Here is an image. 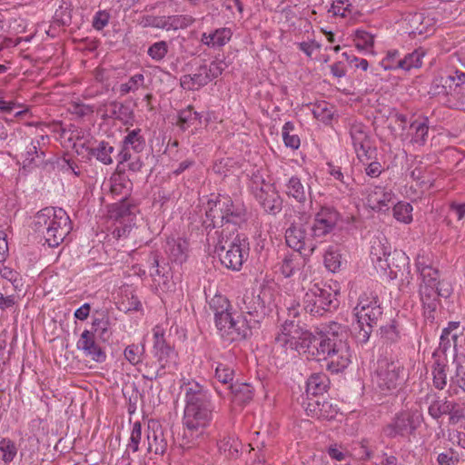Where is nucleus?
<instances>
[{
	"label": "nucleus",
	"mask_w": 465,
	"mask_h": 465,
	"mask_svg": "<svg viewBox=\"0 0 465 465\" xmlns=\"http://www.w3.org/2000/svg\"><path fill=\"white\" fill-rule=\"evenodd\" d=\"M349 330L336 322L324 324L316 334L309 331L296 334L295 349L312 355L322 356L326 368L332 373L343 371L350 364L351 351Z\"/></svg>",
	"instance_id": "obj_1"
},
{
	"label": "nucleus",
	"mask_w": 465,
	"mask_h": 465,
	"mask_svg": "<svg viewBox=\"0 0 465 465\" xmlns=\"http://www.w3.org/2000/svg\"><path fill=\"white\" fill-rule=\"evenodd\" d=\"M185 395L183 445L191 448L203 435L213 417V406L208 391L194 381L183 382Z\"/></svg>",
	"instance_id": "obj_2"
},
{
	"label": "nucleus",
	"mask_w": 465,
	"mask_h": 465,
	"mask_svg": "<svg viewBox=\"0 0 465 465\" xmlns=\"http://www.w3.org/2000/svg\"><path fill=\"white\" fill-rule=\"evenodd\" d=\"M207 237L208 242L214 245V252L224 267L236 272L242 269L250 251L248 238L243 233L226 228L213 233L208 232Z\"/></svg>",
	"instance_id": "obj_3"
},
{
	"label": "nucleus",
	"mask_w": 465,
	"mask_h": 465,
	"mask_svg": "<svg viewBox=\"0 0 465 465\" xmlns=\"http://www.w3.org/2000/svg\"><path fill=\"white\" fill-rule=\"evenodd\" d=\"M270 303L269 290H246L242 296L237 297L239 312L235 314V328L242 324L247 328L245 339L252 335V329H257L261 320L268 314Z\"/></svg>",
	"instance_id": "obj_4"
},
{
	"label": "nucleus",
	"mask_w": 465,
	"mask_h": 465,
	"mask_svg": "<svg viewBox=\"0 0 465 465\" xmlns=\"http://www.w3.org/2000/svg\"><path fill=\"white\" fill-rule=\"evenodd\" d=\"M33 229L42 234L49 247H57L72 230L71 220L62 208L45 207L34 219Z\"/></svg>",
	"instance_id": "obj_5"
},
{
	"label": "nucleus",
	"mask_w": 465,
	"mask_h": 465,
	"mask_svg": "<svg viewBox=\"0 0 465 465\" xmlns=\"http://www.w3.org/2000/svg\"><path fill=\"white\" fill-rule=\"evenodd\" d=\"M429 94H444L449 107L465 110V73L452 70L444 74L436 75L430 84Z\"/></svg>",
	"instance_id": "obj_6"
},
{
	"label": "nucleus",
	"mask_w": 465,
	"mask_h": 465,
	"mask_svg": "<svg viewBox=\"0 0 465 465\" xmlns=\"http://www.w3.org/2000/svg\"><path fill=\"white\" fill-rule=\"evenodd\" d=\"M209 305L214 314L215 326L224 341L232 342L245 340L247 328L242 324L235 328L236 312L232 311L230 302L225 296L215 295L211 299Z\"/></svg>",
	"instance_id": "obj_7"
},
{
	"label": "nucleus",
	"mask_w": 465,
	"mask_h": 465,
	"mask_svg": "<svg viewBox=\"0 0 465 465\" xmlns=\"http://www.w3.org/2000/svg\"><path fill=\"white\" fill-rule=\"evenodd\" d=\"M406 371L399 361L387 358L379 359L375 371V381L381 391H392L401 386L407 380Z\"/></svg>",
	"instance_id": "obj_8"
},
{
	"label": "nucleus",
	"mask_w": 465,
	"mask_h": 465,
	"mask_svg": "<svg viewBox=\"0 0 465 465\" xmlns=\"http://www.w3.org/2000/svg\"><path fill=\"white\" fill-rule=\"evenodd\" d=\"M330 290L313 284L302 299L303 310L312 316H322L325 312L338 307V300Z\"/></svg>",
	"instance_id": "obj_9"
},
{
	"label": "nucleus",
	"mask_w": 465,
	"mask_h": 465,
	"mask_svg": "<svg viewBox=\"0 0 465 465\" xmlns=\"http://www.w3.org/2000/svg\"><path fill=\"white\" fill-rule=\"evenodd\" d=\"M341 215L332 206L321 205L315 213L311 226V236L316 242H322L324 238L336 228Z\"/></svg>",
	"instance_id": "obj_10"
},
{
	"label": "nucleus",
	"mask_w": 465,
	"mask_h": 465,
	"mask_svg": "<svg viewBox=\"0 0 465 465\" xmlns=\"http://www.w3.org/2000/svg\"><path fill=\"white\" fill-rule=\"evenodd\" d=\"M423 421V415L419 411H407L398 413L385 429V434L390 438L409 436L415 433Z\"/></svg>",
	"instance_id": "obj_11"
},
{
	"label": "nucleus",
	"mask_w": 465,
	"mask_h": 465,
	"mask_svg": "<svg viewBox=\"0 0 465 465\" xmlns=\"http://www.w3.org/2000/svg\"><path fill=\"white\" fill-rule=\"evenodd\" d=\"M153 353L159 366L168 373L173 372L177 370V352L167 343L163 331L159 327L153 329Z\"/></svg>",
	"instance_id": "obj_12"
},
{
	"label": "nucleus",
	"mask_w": 465,
	"mask_h": 465,
	"mask_svg": "<svg viewBox=\"0 0 465 465\" xmlns=\"http://www.w3.org/2000/svg\"><path fill=\"white\" fill-rule=\"evenodd\" d=\"M452 289L448 282L442 281L441 286L431 287L420 285L419 294L427 319L433 321L434 313L439 305V297L447 298L450 295Z\"/></svg>",
	"instance_id": "obj_13"
},
{
	"label": "nucleus",
	"mask_w": 465,
	"mask_h": 465,
	"mask_svg": "<svg viewBox=\"0 0 465 465\" xmlns=\"http://www.w3.org/2000/svg\"><path fill=\"white\" fill-rule=\"evenodd\" d=\"M287 245L303 256L311 255L316 249V242L308 237L302 225L292 224L285 232Z\"/></svg>",
	"instance_id": "obj_14"
},
{
	"label": "nucleus",
	"mask_w": 465,
	"mask_h": 465,
	"mask_svg": "<svg viewBox=\"0 0 465 465\" xmlns=\"http://www.w3.org/2000/svg\"><path fill=\"white\" fill-rule=\"evenodd\" d=\"M371 256L376 266L383 271L399 267V264H395V260L405 262L408 259L404 252L397 250L391 252V246H384L380 241L371 246Z\"/></svg>",
	"instance_id": "obj_15"
},
{
	"label": "nucleus",
	"mask_w": 465,
	"mask_h": 465,
	"mask_svg": "<svg viewBox=\"0 0 465 465\" xmlns=\"http://www.w3.org/2000/svg\"><path fill=\"white\" fill-rule=\"evenodd\" d=\"M228 206V203L224 202V196L219 195L215 200H209L205 207V219L203 222L205 229L212 230L218 228L223 229L224 222V209Z\"/></svg>",
	"instance_id": "obj_16"
},
{
	"label": "nucleus",
	"mask_w": 465,
	"mask_h": 465,
	"mask_svg": "<svg viewBox=\"0 0 465 465\" xmlns=\"http://www.w3.org/2000/svg\"><path fill=\"white\" fill-rule=\"evenodd\" d=\"M224 202L228 203V206L224 209L225 223L220 231L227 228L228 231L238 232L237 226L246 223L248 219L247 208L242 202H234L229 196H224Z\"/></svg>",
	"instance_id": "obj_17"
},
{
	"label": "nucleus",
	"mask_w": 465,
	"mask_h": 465,
	"mask_svg": "<svg viewBox=\"0 0 465 465\" xmlns=\"http://www.w3.org/2000/svg\"><path fill=\"white\" fill-rule=\"evenodd\" d=\"M253 193L256 200L267 213L275 215L281 212L282 201L271 184H264L261 187L254 188Z\"/></svg>",
	"instance_id": "obj_18"
},
{
	"label": "nucleus",
	"mask_w": 465,
	"mask_h": 465,
	"mask_svg": "<svg viewBox=\"0 0 465 465\" xmlns=\"http://www.w3.org/2000/svg\"><path fill=\"white\" fill-rule=\"evenodd\" d=\"M127 134L123 140V148L118 154L119 162L124 163L131 160L132 155L130 149L134 150L136 153L143 152L145 149L146 142L145 138L142 134V130L136 128L134 130L126 129Z\"/></svg>",
	"instance_id": "obj_19"
},
{
	"label": "nucleus",
	"mask_w": 465,
	"mask_h": 465,
	"mask_svg": "<svg viewBox=\"0 0 465 465\" xmlns=\"http://www.w3.org/2000/svg\"><path fill=\"white\" fill-rule=\"evenodd\" d=\"M462 335V331L460 330L459 322H450L448 326L442 330L439 348L433 352L432 356L436 357L438 351L447 355L448 351L453 350L455 355L457 354L458 340Z\"/></svg>",
	"instance_id": "obj_20"
},
{
	"label": "nucleus",
	"mask_w": 465,
	"mask_h": 465,
	"mask_svg": "<svg viewBox=\"0 0 465 465\" xmlns=\"http://www.w3.org/2000/svg\"><path fill=\"white\" fill-rule=\"evenodd\" d=\"M76 346L78 350L84 351L85 356L90 357L96 362H104L106 360V353L95 341L93 331H84Z\"/></svg>",
	"instance_id": "obj_21"
},
{
	"label": "nucleus",
	"mask_w": 465,
	"mask_h": 465,
	"mask_svg": "<svg viewBox=\"0 0 465 465\" xmlns=\"http://www.w3.org/2000/svg\"><path fill=\"white\" fill-rule=\"evenodd\" d=\"M350 135L358 158L362 156L370 158L368 156L371 149L368 128L361 123L352 124L350 127Z\"/></svg>",
	"instance_id": "obj_22"
},
{
	"label": "nucleus",
	"mask_w": 465,
	"mask_h": 465,
	"mask_svg": "<svg viewBox=\"0 0 465 465\" xmlns=\"http://www.w3.org/2000/svg\"><path fill=\"white\" fill-rule=\"evenodd\" d=\"M405 21L406 31L413 37L427 35L431 31L430 19L426 18L422 13L409 14Z\"/></svg>",
	"instance_id": "obj_23"
},
{
	"label": "nucleus",
	"mask_w": 465,
	"mask_h": 465,
	"mask_svg": "<svg viewBox=\"0 0 465 465\" xmlns=\"http://www.w3.org/2000/svg\"><path fill=\"white\" fill-rule=\"evenodd\" d=\"M308 416L319 420H332L337 414V409L328 401L319 400L309 401L305 409Z\"/></svg>",
	"instance_id": "obj_24"
},
{
	"label": "nucleus",
	"mask_w": 465,
	"mask_h": 465,
	"mask_svg": "<svg viewBox=\"0 0 465 465\" xmlns=\"http://www.w3.org/2000/svg\"><path fill=\"white\" fill-rule=\"evenodd\" d=\"M393 193L381 186H375L368 194V203L372 210L385 212L389 210V203L392 201Z\"/></svg>",
	"instance_id": "obj_25"
},
{
	"label": "nucleus",
	"mask_w": 465,
	"mask_h": 465,
	"mask_svg": "<svg viewBox=\"0 0 465 465\" xmlns=\"http://www.w3.org/2000/svg\"><path fill=\"white\" fill-rule=\"evenodd\" d=\"M111 325L112 322L107 311L96 312L93 316L92 331L94 334L97 333L103 341H108L112 337Z\"/></svg>",
	"instance_id": "obj_26"
},
{
	"label": "nucleus",
	"mask_w": 465,
	"mask_h": 465,
	"mask_svg": "<svg viewBox=\"0 0 465 465\" xmlns=\"http://www.w3.org/2000/svg\"><path fill=\"white\" fill-rule=\"evenodd\" d=\"M103 107H104V112L108 114L110 118L117 119L124 125L133 124L134 111L130 106L116 101H112L104 104Z\"/></svg>",
	"instance_id": "obj_27"
},
{
	"label": "nucleus",
	"mask_w": 465,
	"mask_h": 465,
	"mask_svg": "<svg viewBox=\"0 0 465 465\" xmlns=\"http://www.w3.org/2000/svg\"><path fill=\"white\" fill-rule=\"evenodd\" d=\"M232 32L229 27H221L210 33H203L201 42L212 48L225 45L232 38Z\"/></svg>",
	"instance_id": "obj_28"
},
{
	"label": "nucleus",
	"mask_w": 465,
	"mask_h": 465,
	"mask_svg": "<svg viewBox=\"0 0 465 465\" xmlns=\"http://www.w3.org/2000/svg\"><path fill=\"white\" fill-rule=\"evenodd\" d=\"M188 242L182 239H168L165 246V252L172 262L183 263L187 258Z\"/></svg>",
	"instance_id": "obj_29"
},
{
	"label": "nucleus",
	"mask_w": 465,
	"mask_h": 465,
	"mask_svg": "<svg viewBox=\"0 0 465 465\" xmlns=\"http://www.w3.org/2000/svg\"><path fill=\"white\" fill-rule=\"evenodd\" d=\"M426 400H430V403L428 407V413L436 420L449 412L448 410H450L449 408L452 402V401H449L447 398H440L433 391L427 393Z\"/></svg>",
	"instance_id": "obj_30"
},
{
	"label": "nucleus",
	"mask_w": 465,
	"mask_h": 465,
	"mask_svg": "<svg viewBox=\"0 0 465 465\" xmlns=\"http://www.w3.org/2000/svg\"><path fill=\"white\" fill-rule=\"evenodd\" d=\"M226 390L228 396L232 397V401L239 404L249 402L253 396L252 387L249 383L235 382L230 384Z\"/></svg>",
	"instance_id": "obj_31"
},
{
	"label": "nucleus",
	"mask_w": 465,
	"mask_h": 465,
	"mask_svg": "<svg viewBox=\"0 0 465 465\" xmlns=\"http://www.w3.org/2000/svg\"><path fill=\"white\" fill-rule=\"evenodd\" d=\"M167 449V442L163 438L162 428L157 425L154 429L148 427L147 450L155 454H163Z\"/></svg>",
	"instance_id": "obj_32"
},
{
	"label": "nucleus",
	"mask_w": 465,
	"mask_h": 465,
	"mask_svg": "<svg viewBox=\"0 0 465 465\" xmlns=\"http://www.w3.org/2000/svg\"><path fill=\"white\" fill-rule=\"evenodd\" d=\"M425 55V51L422 48L415 49L404 56V58L397 61L396 64H388L386 68L390 69H402L410 71L412 68H419L422 64V58Z\"/></svg>",
	"instance_id": "obj_33"
},
{
	"label": "nucleus",
	"mask_w": 465,
	"mask_h": 465,
	"mask_svg": "<svg viewBox=\"0 0 465 465\" xmlns=\"http://www.w3.org/2000/svg\"><path fill=\"white\" fill-rule=\"evenodd\" d=\"M454 373L450 376V383L465 393V354H456L453 359Z\"/></svg>",
	"instance_id": "obj_34"
},
{
	"label": "nucleus",
	"mask_w": 465,
	"mask_h": 465,
	"mask_svg": "<svg viewBox=\"0 0 465 465\" xmlns=\"http://www.w3.org/2000/svg\"><path fill=\"white\" fill-rule=\"evenodd\" d=\"M242 447L241 441L233 436H224L218 442V449L220 452L223 453L229 459L238 457L239 450Z\"/></svg>",
	"instance_id": "obj_35"
},
{
	"label": "nucleus",
	"mask_w": 465,
	"mask_h": 465,
	"mask_svg": "<svg viewBox=\"0 0 465 465\" xmlns=\"http://www.w3.org/2000/svg\"><path fill=\"white\" fill-rule=\"evenodd\" d=\"M195 19L188 15H174L165 16L164 30H179L191 26Z\"/></svg>",
	"instance_id": "obj_36"
},
{
	"label": "nucleus",
	"mask_w": 465,
	"mask_h": 465,
	"mask_svg": "<svg viewBox=\"0 0 465 465\" xmlns=\"http://www.w3.org/2000/svg\"><path fill=\"white\" fill-rule=\"evenodd\" d=\"M285 193L289 197L294 198L298 203L306 201V191L301 179L297 176L289 178L285 184Z\"/></svg>",
	"instance_id": "obj_37"
},
{
	"label": "nucleus",
	"mask_w": 465,
	"mask_h": 465,
	"mask_svg": "<svg viewBox=\"0 0 465 465\" xmlns=\"http://www.w3.org/2000/svg\"><path fill=\"white\" fill-rule=\"evenodd\" d=\"M329 380L326 375L313 373L307 381L306 391L312 395L322 394L328 387Z\"/></svg>",
	"instance_id": "obj_38"
},
{
	"label": "nucleus",
	"mask_w": 465,
	"mask_h": 465,
	"mask_svg": "<svg viewBox=\"0 0 465 465\" xmlns=\"http://www.w3.org/2000/svg\"><path fill=\"white\" fill-rule=\"evenodd\" d=\"M114 151V146L110 145L108 142L101 141L97 146L90 148L89 153L104 164H111Z\"/></svg>",
	"instance_id": "obj_39"
},
{
	"label": "nucleus",
	"mask_w": 465,
	"mask_h": 465,
	"mask_svg": "<svg viewBox=\"0 0 465 465\" xmlns=\"http://www.w3.org/2000/svg\"><path fill=\"white\" fill-rule=\"evenodd\" d=\"M381 315L382 311L380 304H374L372 307L364 309L362 312H358V324L375 326Z\"/></svg>",
	"instance_id": "obj_40"
},
{
	"label": "nucleus",
	"mask_w": 465,
	"mask_h": 465,
	"mask_svg": "<svg viewBox=\"0 0 465 465\" xmlns=\"http://www.w3.org/2000/svg\"><path fill=\"white\" fill-rule=\"evenodd\" d=\"M302 254L291 253L284 256L281 264V272L286 278L292 276L296 270L300 269Z\"/></svg>",
	"instance_id": "obj_41"
},
{
	"label": "nucleus",
	"mask_w": 465,
	"mask_h": 465,
	"mask_svg": "<svg viewBox=\"0 0 465 465\" xmlns=\"http://www.w3.org/2000/svg\"><path fill=\"white\" fill-rule=\"evenodd\" d=\"M324 265L331 272H336L341 265V253L337 246H329L324 253Z\"/></svg>",
	"instance_id": "obj_42"
},
{
	"label": "nucleus",
	"mask_w": 465,
	"mask_h": 465,
	"mask_svg": "<svg viewBox=\"0 0 465 465\" xmlns=\"http://www.w3.org/2000/svg\"><path fill=\"white\" fill-rule=\"evenodd\" d=\"M432 381L436 389L441 391L447 385L446 364L436 360L432 366Z\"/></svg>",
	"instance_id": "obj_43"
},
{
	"label": "nucleus",
	"mask_w": 465,
	"mask_h": 465,
	"mask_svg": "<svg viewBox=\"0 0 465 465\" xmlns=\"http://www.w3.org/2000/svg\"><path fill=\"white\" fill-rule=\"evenodd\" d=\"M131 189V181L121 175L114 178L111 184L112 193L115 195H122V199H125L130 194Z\"/></svg>",
	"instance_id": "obj_44"
},
{
	"label": "nucleus",
	"mask_w": 465,
	"mask_h": 465,
	"mask_svg": "<svg viewBox=\"0 0 465 465\" xmlns=\"http://www.w3.org/2000/svg\"><path fill=\"white\" fill-rule=\"evenodd\" d=\"M234 371L228 364L217 362L215 366V378L219 382L226 385V388L230 384H233Z\"/></svg>",
	"instance_id": "obj_45"
},
{
	"label": "nucleus",
	"mask_w": 465,
	"mask_h": 465,
	"mask_svg": "<svg viewBox=\"0 0 465 465\" xmlns=\"http://www.w3.org/2000/svg\"><path fill=\"white\" fill-rule=\"evenodd\" d=\"M198 117L199 114L193 111L192 106H188L179 112L177 125L184 131L193 124Z\"/></svg>",
	"instance_id": "obj_46"
},
{
	"label": "nucleus",
	"mask_w": 465,
	"mask_h": 465,
	"mask_svg": "<svg viewBox=\"0 0 465 465\" xmlns=\"http://www.w3.org/2000/svg\"><path fill=\"white\" fill-rule=\"evenodd\" d=\"M144 75L143 74H136L129 78L126 83L121 84L119 92L122 95L129 93L136 92L140 87L143 86Z\"/></svg>",
	"instance_id": "obj_47"
},
{
	"label": "nucleus",
	"mask_w": 465,
	"mask_h": 465,
	"mask_svg": "<svg viewBox=\"0 0 465 465\" xmlns=\"http://www.w3.org/2000/svg\"><path fill=\"white\" fill-rule=\"evenodd\" d=\"M412 206L409 203L400 202L393 207V216L396 220L404 223L412 221Z\"/></svg>",
	"instance_id": "obj_48"
},
{
	"label": "nucleus",
	"mask_w": 465,
	"mask_h": 465,
	"mask_svg": "<svg viewBox=\"0 0 465 465\" xmlns=\"http://www.w3.org/2000/svg\"><path fill=\"white\" fill-rule=\"evenodd\" d=\"M0 452L2 453V460L5 463H9L16 456L17 449L13 440L5 438L0 440Z\"/></svg>",
	"instance_id": "obj_49"
},
{
	"label": "nucleus",
	"mask_w": 465,
	"mask_h": 465,
	"mask_svg": "<svg viewBox=\"0 0 465 465\" xmlns=\"http://www.w3.org/2000/svg\"><path fill=\"white\" fill-rule=\"evenodd\" d=\"M294 129L292 122H287L282 127V138L287 147L298 149L300 146V138L297 134H291Z\"/></svg>",
	"instance_id": "obj_50"
},
{
	"label": "nucleus",
	"mask_w": 465,
	"mask_h": 465,
	"mask_svg": "<svg viewBox=\"0 0 465 465\" xmlns=\"http://www.w3.org/2000/svg\"><path fill=\"white\" fill-rule=\"evenodd\" d=\"M381 335L386 341L390 343L397 342L400 338V330L395 321H391L390 324L381 327Z\"/></svg>",
	"instance_id": "obj_51"
},
{
	"label": "nucleus",
	"mask_w": 465,
	"mask_h": 465,
	"mask_svg": "<svg viewBox=\"0 0 465 465\" xmlns=\"http://www.w3.org/2000/svg\"><path fill=\"white\" fill-rule=\"evenodd\" d=\"M143 352V344H131L125 348L124 357L131 364L136 365L142 361Z\"/></svg>",
	"instance_id": "obj_52"
},
{
	"label": "nucleus",
	"mask_w": 465,
	"mask_h": 465,
	"mask_svg": "<svg viewBox=\"0 0 465 465\" xmlns=\"http://www.w3.org/2000/svg\"><path fill=\"white\" fill-rule=\"evenodd\" d=\"M411 128L415 129L411 142L419 145H423L427 140L429 131V127L426 123L415 121L411 124Z\"/></svg>",
	"instance_id": "obj_53"
},
{
	"label": "nucleus",
	"mask_w": 465,
	"mask_h": 465,
	"mask_svg": "<svg viewBox=\"0 0 465 465\" xmlns=\"http://www.w3.org/2000/svg\"><path fill=\"white\" fill-rule=\"evenodd\" d=\"M168 53V45L165 41L153 43L147 50L148 55L154 61H162Z\"/></svg>",
	"instance_id": "obj_54"
},
{
	"label": "nucleus",
	"mask_w": 465,
	"mask_h": 465,
	"mask_svg": "<svg viewBox=\"0 0 465 465\" xmlns=\"http://www.w3.org/2000/svg\"><path fill=\"white\" fill-rule=\"evenodd\" d=\"M420 285L440 287L442 282H440V272L437 269H429L427 272L420 274Z\"/></svg>",
	"instance_id": "obj_55"
},
{
	"label": "nucleus",
	"mask_w": 465,
	"mask_h": 465,
	"mask_svg": "<svg viewBox=\"0 0 465 465\" xmlns=\"http://www.w3.org/2000/svg\"><path fill=\"white\" fill-rule=\"evenodd\" d=\"M379 303L378 297L372 292L363 293L360 296L357 306L354 308L355 316H358V312H362L364 309L372 307L374 304Z\"/></svg>",
	"instance_id": "obj_56"
},
{
	"label": "nucleus",
	"mask_w": 465,
	"mask_h": 465,
	"mask_svg": "<svg viewBox=\"0 0 465 465\" xmlns=\"http://www.w3.org/2000/svg\"><path fill=\"white\" fill-rule=\"evenodd\" d=\"M354 42L358 49H367L373 45V36L366 31L357 30Z\"/></svg>",
	"instance_id": "obj_57"
},
{
	"label": "nucleus",
	"mask_w": 465,
	"mask_h": 465,
	"mask_svg": "<svg viewBox=\"0 0 465 465\" xmlns=\"http://www.w3.org/2000/svg\"><path fill=\"white\" fill-rule=\"evenodd\" d=\"M351 7L352 5L349 0H337L332 3L329 12H331L333 15L345 17L347 12L349 14L352 12Z\"/></svg>",
	"instance_id": "obj_58"
},
{
	"label": "nucleus",
	"mask_w": 465,
	"mask_h": 465,
	"mask_svg": "<svg viewBox=\"0 0 465 465\" xmlns=\"http://www.w3.org/2000/svg\"><path fill=\"white\" fill-rule=\"evenodd\" d=\"M142 439V426L139 421L134 423L133 430L130 436V441L127 445L128 449H131L133 452H136L139 450V443Z\"/></svg>",
	"instance_id": "obj_59"
},
{
	"label": "nucleus",
	"mask_w": 465,
	"mask_h": 465,
	"mask_svg": "<svg viewBox=\"0 0 465 465\" xmlns=\"http://www.w3.org/2000/svg\"><path fill=\"white\" fill-rule=\"evenodd\" d=\"M226 68V64L223 60H214L209 65H206L207 75L212 81L223 74Z\"/></svg>",
	"instance_id": "obj_60"
},
{
	"label": "nucleus",
	"mask_w": 465,
	"mask_h": 465,
	"mask_svg": "<svg viewBox=\"0 0 465 465\" xmlns=\"http://www.w3.org/2000/svg\"><path fill=\"white\" fill-rule=\"evenodd\" d=\"M165 16L144 15L142 17L140 25L143 27H154L164 29Z\"/></svg>",
	"instance_id": "obj_61"
},
{
	"label": "nucleus",
	"mask_w": 465,
	"mask_h": 465,
	"mask_svg": "<svg viewBox=\"0 0 465 465\" xmlns=\"http://www.w3.org/2000/svg\"><path fill=\"white\" fill-rule=\"evenodd\" d=\"M299 329L292 321H285L282 324V341L287 342V337H290L291 339H296V334H299ZM276 340L280 341H282V338L277 337Z\"/></svg>",
	"instance_id": "obj_62"
},
{
	"label": "nucleus",
	"mask_w": 465,
	"mask_h": 465,
	"mask_svg": "<svg viewBox=\"0 0 465 465\" xmlns=\"http://www.w3.org/2000/svg\"><path fill=\"white\" fill-rule=\"evenodd\" d=\"M449 409V412H447L446 415H449L450 424H457L460 420L465 418L463 410L460 408L459 403L456 401H452Z\"/></svg>",
	"instance_id": "obj_63"
},
{
	"label": "nucleus",
	"mask_w": 465,
	"mask_h": 465,
	"mask_svg": "<svg viewBox=\"0 0 465 465\" xmlns=\"http://www.w3.org/2000/svg\"><path fill=\"white\" fill-rule=\"evenodd\" d=\"M193 81L196 85V89H198L202 86H204L209 82H211V80L209 79V77L207 75L206 64L201 65L198 68V72L195 73L194 74H193Z\"/></svg>",
	"instance_id": "obj_64"
}]
</instances>
